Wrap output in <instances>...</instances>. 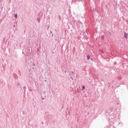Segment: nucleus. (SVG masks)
Here are the masks:
<instances>
[{"instance_id": "nucleus-1", "label": "nucleus", "mask_w": 128, "mask_h": 128, "mask_svg": "<svg viewBox=\"0 0 128 128\" xmlns=\"http://www.w3.org/2000/svg\"><path fill=\"white\" fill-rule=\"evenodd\" d=\"M124 38H128V34L124 33Z\"/></svg>"}, {"instance_id": "nucleus-2", "label": "nucleus", "mask_w": 128, "mask_h": 128, "mask_svg": "<svg viewBox=\"0 0 128 128\" xmlns=\"http://www.w3.org/2000/svg\"><path fill=\"white\" fill-rule=\"evenodd\" d=\"M14 18H18V14H15L14 15Z\"/></svg>"}, {"instance_id": "nucleus-3", "label": "nucleus", "mask_w": 128, "mask_h": 128, "mask_svg": "<svg viewBox=\"0 0 128 128\" xmlns=\"http://www.w3.org/2000/svg\"><path fill=\"white\" fill-rule=\"evenodd\" d=\"M86 87L84 86H82V90H84Z\"/></svg>"}, {"instance_id": "nucleus-4", "label": "nucleus", "mask_w": 128, "mask_h": 128, "mask_svg": "<svg viewBox=\"0 0 128 128\" xmlns=\"http://www.w3.org/2000/svg\"><path fill=\"white\" fill-rule=\"evenodd\" d=\"M90 56L88 55V56H87V58H88V60H90Z\"/></svg>"}, {"instance_id": "nucleus-5", "label": "nucleus", "mask_w": 128, "mask_h": 128, "mask_svg": "<svg viewBox=\"0 0 128 128\" xmlns=\"http://www.w3.org/2000/svg\"><path fill=\"white\" fill-rule=\"evenodd\" d=\"M102 40H104V36H102Z\"/></svg>"}, {"instance_id": "nucleus-6", "label": "nucleus", "mask_w": 128, "mask_h": 128, "mask_svg": "<svg viewBox=\"0 0 128 128\" xmlns=\"http://www.w3.org/2000/svg\"><path fill=\"white\" fill-rule=\"evenodd\" d=\"M70 78L72 80H74V78H72V77L70 76Z\"/></svg>"}, {"instance_id": "nucleus-7", "label": "nucleus", "mask_w": 128, "mask_h": 128, "mask_svg": "<svg viewBox=\"0 0 128 128\" xmlns=\"http://www.w3.org/2000/svg\"><path fill=\"white\" fill-rule=\"evenodd\" d=\"M50 34H52V31H50Z\"/></svg>"}, {"instance_id": "nucleus-8", "label": "nucleus", "mask_w": 128, "mask_h": 128, "mask_svg": "<svg viewBox=\"0 0 128 128\" xmlns=\"http://www.w3.org/2000/svg\"><path fill=\"white\" fill-rule=\"evenodd\" d=\"M65 72H66V71H65Z\"/></svg>"}, {"instance_id": "nucleus-9", "label": "nucleus", "mask_w": 128, "mask_h": 128, "mask_svg": "<svg viewBox=\"0 0 128 128\" xmlns=\"http://www.w3.org/2000/svg\"><path fill=\"white\" fill-rule=\"evenodd\" d=\"M69 76H70V74H69Z\"/></svg>"}, {"instance_id": "nucleus-10", "label": "nucleus", "mask_w": 128, "mask_h": 128, "mask_svg": "<svg viewBox=\"0 0 128 128\" xmlns=\"http://www.w3.org/2000/svg\"><path fill=\"white\" fill-rule=\"evenodd\" d=\"M72 74H74V72H72Z\"/></svg>"}]
</instances>
